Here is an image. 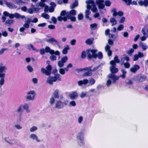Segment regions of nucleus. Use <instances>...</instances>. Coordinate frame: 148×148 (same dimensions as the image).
Masks as SVG:
<instances>
[{
	"label": "nucleus",
	"instance_id": "f257e3e1",
	"mask_svg": "<svg viewBox=\"0 0 148 148\" xmlns=\"http://www.w3.org/2000/svg\"><path fill=\"white\" fill-rule=\"evenodd\" d=\"M110 69L112 73L108 75L109 77L112 79L113 81L115 82L116 80L119 79V78L114 74V73H116L118 72V69L116 68L115 67L114 68L110 67Z\"/></svg>",
	"mask_w": 148,
	"mask_h": 148
},
{
	"label": "nucleus",
	"instance_id": "f03ea898",
	"mask_svg": "<svg viewBox=\"0 0 148 148\" xmlns=\"http://www.w3.org/2000/svg\"><path fill=\"white\" fill-rule=\"evenodd\" d=\"M87 58L88 59H91L92 58H96L97 57V54L96 53L97 50L95 49H88L86 50Z\"/></svg>",
	"mask_w": 148,
	"mask_h": 148
},
{
	"label": "nucleus",
	"instance_id": "7ed1b4c3",
	"mask_svg": "<svg viewBox=\"0 0 148 148\" xmlns=\"http://www.w3.org/2000/svg\"><path fill=\"white\" fill-rule=\"evenodd\" d=\"M92 66H91L83 69H78L77 70L79 71H81L83 70L87 71V72H85L83 75V76L85 77L86 76H91L92 75V71H93L92 69Z\"/></svg>",
	"mask_w": 148,
	"mask_h": 148
},
{
	"label": "nucleus",
	"instance_id": "20e7f679",
	"mask_svg": "<svg viewBox=\"0 0 148 148\" xmlns=\"http://www.w3.org/2000/svg\"><path fill=\"white\" fill-rule=\"evenodd\" d=\"M76 11L74 10H72L69 12H66L65 10L62 11L60 13V15L61 16H65L66 15V16H71V15L74 16L76 14Z\"/></svg>",
	"mask_w": 148,
	"mask_h": 148
},
{
	"label": "nucleus",
	"instance_id": "39448f33",
	"mask_svg": "<svg viewBox=\"0 0 148 148\" xmlns=\"http://www.w3.org/2000/svg\"><path fill=\"white\" fill-rule=\"evenodd\" d=\"M45 69L44 68L41 69V71L42 73L45 74L46 75H50L51 74V71L52 67L51 65L49 64L46 67Z\"/></svg>",
	"mask_w": 148,
	"mask_h": 148
},
{
	"label": "nucleus",
	"instance_id": "423d86ee",
	"mask_svg": "<svg viewBox=\"0 0 148 148\" xmlns=\"http://www.w3.org/2000/svg\"><path fill=\"white\" fill-rule=\"evenodd\" d=\"M136 81L140 82H143L146 80L147 77L145 75L140 74L137 75L136 77Z\"/></svg>",
	"mask_w": 148,
	"mask_h": 148
},
{
	"label": "nucleus",
	"instance_id": "0eeeda50",
	"mask_svg": "<svg viewBox=\"0 0 148 148\" xmlns=\"http://www.w3.org/2000/svg\"><path fill=\"white\" fill-rule=\"evenodd\" d=\"M3 64L1 63L0 64V77L5 76V73L7 69V67L5 66H3Z\"/></svg>",
	"mask_w": 148,
	"mask_h": 148
},
{
	"label": "nucleus",
	"instance_id": "6e6552de",
	"mask_svg": "<svg viewBox=\"0 0 148 148\" xmlns=\"http://www.w3.org/2000/svg\"><path fill=\"white\" fill-rule=\"evenodd\" d=\"M28 95H31L26 97V99L28 100H32L34 99L35 97V92L34 91H31L28 92L27 93Z\"/></svg>",
	"mask_w": 148,
	"mask_h": 148
},
{
	"label": "nucleus",
	"instance_id": "1a4fd4ad",
	"mask_svg": "<svg viewBox=\"0 0 148 148\" xmlns=\"http://www.w3.org/2000/svg\"><path fill=\"white\" fill-rule=\"evenodd\" d=\"M69 96L71 99L73 100L77 98L78 94L75 91H73L69 94Z\"/></svg>",
	"mask_w": 148,
	"mask_h": 148
},
{
	"label": "nucleus",
	"instance_id": "9d476101",
	"mask_svg": "<svg viewBox=\"0 0 148 148\" xmlns=\"http://www.w3.org/2000/svg\"><path fill=\"white\" fill-rule=\"evenodd\" d=\"M64 106V103L60 101H58L55 105V107L58 108H63Z\"/></svg>",
	"mask_w": 148,
	"mask_h": 148
},
{
	"label": "nucleus",
	"instance_id": "9b49d317",
	"mask_svg": "<svg viewBox=\"0 0 148 148\" xmlns=\"http://www.w3.org/2000/svg\"><path fill=\"white\" fill-rule=\"evenodd\" d=\"M84 133L83 132H80L77 135V139L80 140L81 143H83V136Z\"/></svg>",
	"mask_w": 148,
	"mask_h": 148
},
{
	"label": "nucleus",
	"instance_id": "f8f14e48",
	"mask_svg": "<svg viewBox=\"0 0 148 148\" xmlns=\"http://www.w3.org/2000/svg\"><path fill=\"white\" fill-rule=\"evenodd\" d=\"M140 69V66L137 64H135L134 67H132L130 69V71L131 72L135 73L138 70Z\"/></svg>",
	"mask_w": 148,
	"mask_h": 148
},
{
	"label": "nucleus",
	"instance_id": "ddd939ff",
	"mask_svg": "<svg viewBox=\"0 0 148 148\" xmlns=\"http://www.w3.org/2000/svg\"><path fill=\"white\" fill-rule=\"evenodd\" d=\"M88 82V81L87 79H84L83 80H80L78 82V84L79 86H81L82 84H86Z\"/></svg>",
	"mask_w": 148,
	"mask_h": 148
},
{
	"label": "nucleus",
	"instance_id": "4468645a",
	"mask_svg": "<svg viewBox=\"0 0 148 148\" xmlns=\"http://www.w3.org/2000/svg\"><path fill=\"white\" fill-rule=\"evenodd\" d=\"M58 20L59 21H61L63 20L64 21L66 22L67 21V17L66 16H58L57 18Z\"/></svg>",
	"mask_w": 148,
	"mask_h": 148
},
{
	"label": "nucleus",
	"instance_id": "2eb2a0df",
	"mask_svg": "<svg viewBox=\"0 0 148 148\" xmlns=\"http://www.w3.org/2000/svg\"><path fill=\"white\" fill-rule=\"evenodd\" d=\"M57 79L56 77L54 76L51 77L50 79L48 80V82L50 84H52L53 82H55Z\"/></svg>",
	"mask_w": 148,
	"mask_h": 148
},
{
	"label": "nucleus",
	"instance_id": "dca6fc26",
	"mask_svg": "<svg viewBox=\"0 0 148 148\" xmlns=\"http://www.w3.org/2000/svg\"><path fill=\"white\" fill-rule=\"evenodd\" d=\"M78 5V1L77 0H76L75 2L72 4H71L70 6V8L71 9H73L75 7L77 6Z\"/></svg>",
	"mask_w": 148,
	"mask_h": 148
},
{
	"label": "nucleus",
	"instance_id": "f3484780",
	"mask_svg": "<svg viewBox=\"0 0 148 148\" xmlns=\"http://www.w3.org/2000/svg\"><path fill=\"white\" fill-rule=\"evenodd\" d=\"M139 45L140 47L142 48L143 51L145 50L148 48L147 46L145 44H144V43L142 42H140Z\"/></svg>",
	"mask_w": 148,
	"mask_h": 148
},
{
	"label": "nucleus",
	"instance_id": "a211bd4d",
	"mask_svg": "<svg viewBox=\"0 0 148 148\" xmlns=\"http://www.w3.org/2000/svg\"><path fill=\"white\" fill-rule=\"evenodd\" d=\"M110 22L112 23V26L116 25L117 24V21L113 17H112L110 19Z\"/></svg>",
	"mask_w": 148,
	"mask_h": 148
},
{
	"label": "nucleus",
	"instance_id": "6ab92c4d",
	"mask_svg": "<svg viewBox=\"0 0 148 148\" xmlns=\"http://www.w3.org/2000/svg\"><path fill=\"white\" fill-rule=\"evenodd\" d=\"M30 138L33 140H36L37 142H39V140L38 139L37 136L34 134H32L30 135Z\"/></svg>",
	"mask_w": 148,
	"mask_h": 148
},
{
	"label": "nucleus",
	"instance_id": "aec40b11",
	"mask_svg": "<svg viewBox=\"0 0 148 148\" xmlns=\"http://www.w3.org/2000/svg\"><path fill=\"white\" fill-rule=\"evenodd\" d=\"M116 11V10L115 8H114L111 10V12L113 13L112 15L114 17H116L118 15V12Z\"/></svg>",
	"mask_w": 148,
	"mask_h": 148
},
{
	"label": "nucleus",
	"instance_id": "412c9836",
	"mask_svg": "<svg viewBox=\"0 0 148 148\" xmlns=\"http://www.w3.org/2000/svg\"><path fill=\"white\" fill-rule=\"evenodd\" d=\"M59 90L58 89H56L53 93L54 97L55 98L58 99L59 97L58 94Z\"/></svg>",
	"mask_w": 148,
	"mask_h": 148
},
{
	"label": "nucleus",
	"instance_id": "4be33fe9",
	"mask_svg": "<svg viewBox=\"0 0 148 148\" xmlns=\"http://www.w3.org/2000/svg\"><path fill=\"white\" fill-rule=\"evenodd\" d=\"M47 41L49 43H52L53 42H55L56 43L57 42V41L56 40H55L54 38H50L49 39H48L47 40Z\"/></svg>",
	"mask_w": 148,
	"mask_h": 148
},
{
	"label": "nucleus",
	"instance_id": "5701e85b",
	"mask_svg": "<svg viewBox=\"0 0 148 148\" xmlns=\"http://www.w3.org/2000/svg\"><path fill=\"white\" fill-rule=\"evenodd\" d=\"M69 49L68 46L64 48L62 50V53L63 54H66L67 53L68 50Z\"/></svg>",
	"mask_w": 148,
	"mask_h": 148
},
{
	"label": "nucleus",
	"instance_id": "b1692460",
	"mask_svg": "<svg viewBox=\"0 0 148 148\" xmlns=\"http://www.w3.org/2000/svg\"><path fill=\"white\" fill-rule=\"evenodd\" d=\"M42 16L46 19H48L49 18V15L47 14L43 13L42 14Z\"/></svg>",
	"mask_w": 148,
	"mask_h": 148
},
{
	"label": "nucleus",
	"instance_id": "393cba45",
	"mask_svg": "<svg viewBox=\"0 0 148 148\" xmlns=\"http://www.w3.org/2000/svg\"><path fill=\"white\" fill-rule=\"evenodd\" d=\"M67 19H70L71 21H72L75 22L76 21V17L74 16H70L69 17V16H67Z\"/></svg>",
	"mask_w": 148,
	"mask_h": 148
},
{
	"label": "nucleus",
	"instance_id": "a878e982",
	"mask_svg": "<svg viewBox=\"0 0 148 148\" xmlns=\"http://www.w3.org/2000/svg\"><path fill=\"white\" fill-rule=\"evenodd\" d=\"M111 3L109 0H107L105 1V4L106 6L110 7L111 5Z\"/></svg>",
	"mask_w": 148,
	"mask_h": 148
},
{
	"label": "nucleus",
	"instance_id": "bb28decb",
	"mask_svg": "<svg viewBox=\"0 0 148 148\" xmlns=\"http://www.w3.org/2000/svg\"><path fill=\"white\" fill-rule=\"evenodd\" d=\"M14 22V21L12 20L8 19L5 22V24L11 25ZM10 25H9L10 26Z\"/></svg>",
	"mask_w": 148,
	"mask_h": 148
},
{
	"label": "nucleus",
	"instance_id": "cd10ccee",
	"mask_svg": "<svg viewBox=\"0 0 148 148\" xmlns=\"http://www.w3.org/2000/svg\"><path fill=\"white\" fill-rule=\"evenodd\" d=\"M5 76H4L3 77H0V78H1V79L0 80V85L1 86L3 85L4 83V78Z\"/></svg>",
	"mask_w": 148,
	"mask_h": 148
},
{
	"label": "nucleus",
	"instance_id": "c85d7f7f",
	"mask_svg": "<svg viewBox=\"0 0 148 148\" xmlns=\"http://www.w3.org/2000/svg\"><path fill=\"white\" fill-rule=\"evenodd\" d=\"M110 64L112 65V66L110 67H112L113 68H114L116 66V62L114 60H112L110 61Z\"/></svg>",
	"mask_w": 148,
	"mask_h": 148
},
{
	"label": "nucleus",
	"instance_id": "c756f323",
	"mask_svg": "<svg viewBox=\"0 0 148 148\" xmlns=\"http://www.w3.org/2000/svg\"><path fill=\"white\" fill-rule=\"evenodd\" d=\"M97 57L99 59H101L103 58V55L102 53L101 52H99L97 54Z\"/></svg>",
	"mask_w": 148,
	"mask_h": 148
},
{
	"label": "nucleus",
	"instance_id": "7c9ffc66",
	"mask_svg": "<svg viewBox=\"0 0 148 148\" xmlns=\"http://www.w3.org/2000/svg\"><path fill=\"white\" fill-rule=\"evenodd\" d=\"M86 57V54L85 51H83L81 55V58L82 59H84Z\"/></svg>",
	"mask_w": 148,
	"mask_h": 148
},
{
	"label": "nucleus",
	"instance_id": "2f4dec72",
	"mask_svg": "<svg viewBox=\"0 0 148 148\" xmlns=\"http://www.w3.org/2000/svg\"><path fill=\"white\" fill-rule=\"evenodd\" d=\"M5 4H6V5L9 8H12V3L8 2H7L6 1H5Z\"/></svg>",
	"mask_w": 148,
	"mask_h": 148
},
{
	"label": "nucleus",
	"instance_id": "473e14b6",
	"mask_svg": "<svg viewBox=\"0 0 148 148\" xmlns=\"http://www.w3.org/2000/svg\"><path fill=\"white\" fill-rule=\"evenodd\" d=\"M124 28V26L122 24L120 25L117 27V29L118 31H121L123 30Z\"/></svg>",
	"mask_w": 148,
	"mask_h": 148
},
{
	"label": "nucleus",
	"instance_id": "72a5a7b5",
	"mask_svg": "<svg viewBox=\"0 0 148 148\" xmlns=\"http://www.w3.org/2000/svg\"><path fill=\"white\" fill-rule=\"evenodd\" d=\"M92 42V41L90 39H88L86 41V44L91 45Z\"/></svg>",
	"mask_w": 148,
	"mask_h": 148
},
{
	"label": "nucleus",
	"instance_id": "f704fd0d",
	"mask_svg": "<svg viewBox=\"0 0 148 148\" xmlns=\"http://www.w3.org/2000/svg\"><path fill=\"white\" fill-rule=\"evenodd\" d=\"M97 4L98 5L99 9H103L105 8V5L103 4L102 3Z\"/></svg>",
	"mask_w": 148,
	"mask_h": 148
},
{
	"label": "nucleus",
	"instance_id": "c9c22d12",
	"mask_svg": "<svg viewBox=\"0 0 148 148\" xmlns=\"http://www.w3.org/2000/svg\"><path fill=\"white\" fill-rule=\"evenodd\" d=\"M67 60V57L66 56H65L61 58V61L64 63L66 62Z\"/></svg>",
	"mask_w": 148,
	"mask_h": 148
},
{
	"label": "nucleus",
	"instance_id": "e433bc0d",
	"mask_svg": "<svg viewBox=\"0 0 148 148\" xmlns=\"http://www.w3.org/2000/svg\"><path fill=\"white\" fill-rule=\"evenodd\" d=\"M84 18L83 15L82 14H79L78 15V18L79 20H82Z\"/></svg>",
	"mask_w": 148,
	"mask_h": 148
},
{
	"label": "nucleus",
	"instance_id": "4c0bfd02",
	"mask_svg": "<svg viewBox=\"0 0 148 148\" xmlns=\"http://www.w3.org/2000/svg\"><path fill=\"white\" fill-rule=\"evenodd\" d=\"M60 73L61 75H64L65 73V70L62 68H61L59 70Z\"/></svg>",
	"mask_w": 148,
	"mask_h": 148
},
{
	"label": "nucleus",
	"instance_id": "58836bf2",
	"mask_svg": "<svg viewBox=\"0 0 148 148\" xmlns=\"http://www.w3.org/2000/svg\"><path fill=\"white\" fill-rule=\"evenodd\" d=\"M50 59L51 60L53 61L56 60V57L53 55L50 56Z\"/></svg>",
	"mask_w": 148,
	"mask_h": 148
},
{
	"label": "nucleus",
	"instance_id": "ea45409f",
	"mask_svg": "<svg viewBox=\"0 0 148 148\" xmlns=\"http://www.w3.org/2000/svg\"><path fill=\"white\" fill-rule=\"evenodd\" d=\"M147 31L148 32V30L146 28H143L142 29V31L144 35H145L146 34V32Z\"/></svg>",
	"mask_w": 148,
	"mask_h": 148
},
{
	"label": "nucleus",
	"instance_id": "a19ab883",
	"mask_svg": "<svg viewBox=\"0 0 148 148\" xmlns=\"http://www.w3.org/2000/svg\"><path fill=\"white\" fill-rule=\"evenodd\" d=\"M139 58V56L137 54H135L134 56L133 60L134 61H137L138 60Z\"/></svg>",
	"mask_w": 148,
	"mask_h": 148
},
{
	"label": "nucleus",
	"instance_id": "79ce46f5",
	"mask_svg": "<svg viewBox=\"0 0 148 148\" xmlns=\"http://www.w3.org/2000/svg\"><path fill=\"white\" fill-rule=\"evenodd\" d=\"M37 128L36 127L33 126L31 128L30 131L31 132H33L37 130Z\"/></svg>",
	"mask_w": 148,
	"mask_h": 148
},
{
	"label": "nucleus",
	"instance_id": "37998d69",
	"mask_svg": "<svg viewBox=\"0 0 148 148\" xmlns=\"http://www.w3.org/2000/svg\"><path fill=\"white\" fill-rule=\"evenodd\" d=\"M114 61L116 63H119L120 61L118 59V57L117 56H116L114 58Z\"/></svg>",
	"mask_w": 148,
	"mask_h": 148
},
{
	"label": "nucleus",
	"instance_id": "c03bdc74",
	"mask_svg": "<svg viewBox=\"0 0 148 148\" xmlns=\"http://www.w3.org/2000/svg\"><path fill=\"white\" fill-rule=\"evenodd\" d=\"M124 66L126 68L128 69L130 66V64L128 62H125L124 64Z\"/></svg>",
	"mask_w": 148,
	"mask_h": 148
},
{
	"label": "nucleus",
	"instance_id": "a18cd8bd",
	"mask_svg": "<svg viewBox=\"0 0 148 148\" xmlns=\"http://www.w3.org/2000/svg\"><path fill=\"white\" fill-rule=\"evenodd\" d=\"M64 63L62 61H59L58 62V65L60 67H62L64 65Z\"/></svg>",
	"mask_w": 148,
	"mask_h": 148
},
{
	"label": "nucleus",
	"instance_id": "49530a36",
	"mask_svg": "<svg viewBox=\"0 0 148 148\" xmlns=\"http://www.w3.org/2000/svg\"><path fill=\"white\" fill-rule=\"evenodd\" d=\"M8 50V48H3L0 50V54H2L4 52V51Z\"/></svg>",
	"mask_w": 148,
	"mask_h": 148
},
{
	"label": "nucleus",
	"instance_id": "de8ad7c7",
	"mask_svg": "<svg viewBox=\"0 0 148 148\" xmlns=\"http://www.w3.org/2000/svg\"><path fill=\"white\" fill-rule=\"evenodd\" d=\"M97 26V24L96 23H94L91 24L90 25V27L91 28H93L95 29L96 28Z\"/></svg>",
	"mask_w": 148,
	"mask_h": 148
},
{
	"label": "nucleus",
	"instance_id": "09e8293b",
	"mask_svg": "<svg viewBox=\"0 0 148 148\" xmlns=\"http://www.w3.org/2000/svg\"><path fill=\"white\" fill-rule=\"evenodd\" d=\"M92 11L94 12H96L97 10V8H96L95 6L94 5L93 6V8L91 9Z\"/></svg>",
	"mask_w": 148,
	"mask_h": 148
},
{
	"label": "nucleus",
	"instance_id": "8fccbe9b",
	"mask_svg": "<svg viewBox=\"0 0 148 148\" xmlns=\"http://www.w3.org/2000/svg\"><path fill=\"white\" fill-rule=\"evenodd\" d=\"M27 68L28 70L30 72H32L33 71V68L30 65H28L27 67Z\"/></svg>",
	"mask_w": 148,
	"mask_h": 148
},
{
	"label": "nucleus",
	"instance_id": "3c124183",
	"mask_svg": "<svg viewBox=\"0 0 148 148\" xmlns=\"http://www.w3.org/2000/svg\"><path fill=\"white\" fill-rule=\"evenodd\" d=\"M125 20V18L124 17H122L119 21L120 23H122L124 22Z\"/></svg>",
	"mask_w": 148,
	"mask_h": 148
},
{
	"label": "nucleus",
	"instance_id": "603ef678",
	"mask_svg": "<svg viewBox=\"0 0 148 148\" xmlns=\"http://www.w3.org/2000/svg\"><path fill=\"white\" fill-rule=\"evenodd\" d=\"M14 17L16 18H18L21 17V15L18 13H16L14 14Z\"/></svg>",
	"mask_w": 148,
	"mask_h": 148
},
{
	"label": "nucleus",
	"instance_id": "864d4df0",
	"mask_svg": "<svg viewBox=\"0 0 148 148\" xmlns=\"http://www.w3.org/2000/svg\"><path fill=\"white\" fill-rule=\"evenodd\" d=\"M55 101V99L53 97H51L50 99V103L51 104H53Z\"/></svg>",
	"mask_w": 148,
	"mask_h": 148
},
{
	"label": "nucleus",
	"instance_id": "5fc2aeb1",
	"mask_svg": "<svg viewBox=\"0 0 148 148\" xmlns=\"http://www.w3.org/2000/svg\"><path fill=\"white\" fill-rule=\"evenodd\" d=\"M50 48L49 47H45V52L46 53H49V51H50Z\"/></svg>",
	"mask_w": 148,
	"mask_h": 148
},
{
	"label": "nucleus",
	"instance_id": "6e6d98bb",
	"mask_svg": "<svg viewBox=\"0 0 148 148\" xmlns=\"http://www.w3.org/2000/svg\"><path fill=\"white\" fill-rule=\"evenodd\" d=\"M40 53L41 55H43L44 54L45 52V49H41L40 51Z\"/></svg>",
	"mask_w": 148,
	"mask_h": 148
},
{
	"label": "nucleus",
	"instance_id": "4d7b16f0",
	"mask_svg": "<svg viewBox=\"0 0 148 148\" xmlns=\"http://www.w3.org/2000/svg\"><path fill=\"white\" fill-rule=\"evenodd\" d=\"M51 20L54 23H56L57 22V19L54 16H53L51 18Z\"/></svg>",
	"mask_w": 148,
	"mask_h": 148
},
{
	"label": "nucleus",
	"instance_id": "13d9d810",
	"mask_svg": "<svg viewBox=\"0 0 148 148\" xmlns=\"http://www.w3.org/2000/svg\"><path fill=\"white\" fill-rule=\"evenodd\" d=\"M70 104L72 106H75L76 105L75 102L74 101H72L70 103Z\"/></svg>",
	"mask_w": 148,
	"mask_h": 148
},
{
	"label": "nucleus",
	"instance_id": "bf43d9fd",
	"mask_svg": "<svg viewBox=\"0 0 148 148\" xmlns=\"http://www.w3.org/2000/svg\"><path fill=\"white\" fill-rule=\"evenodd\" d=\"M27 11L28 13L30 14H33L34 12L33 9L32 8H29L27 10Z\"/></svg>",
	"mask_w": 148,
	"mask_h": 148
},
{
	"label": "nucleus",
	"instance_id": "052dcab7",
	"mask_svg": "<svg viewBox=\"0 0 148 148\" xmlns=\"http://www.w3.org/2000/svg\"><path fill=\"white\" fill-rule=\"evenodd\" d=\"M110 47L108 45H107L105 47V49L106 51H108L109 50H110Z\"/></svg>",
	"mask_w": 148,
	"mask_h": 148
},
{
	"label": "nucleus",
	"instance_id": "680f3d73",
	"mask_svg": "<svg viewBox=\"0 0 148 148\" xmlns=\"http://www.w3.org/2000/svg\"><path fill=\"white\" fill-rule=\"evenodd\" d=\"M3 16L5 17L9 16V13L7 11H5L3 13Z\"/></svg>",
	"mask_w": 148,
	"mask_h": 148
},
{
	"label": "nucleus",
	"instance_id": "e2e57ef3",
	"mask_svg": "<svg viewBox=\"0 0 148 148\" xmlns=\"http://www.w3.org/2000/svg\"><path fill=\"white\" fill-rule=\"evenodd\" d=\"M1 34L5 37H7L8 35V33L5 31L3 32Z\"/></svg>",
	"mask_w": 148,
	"mask_h": 148
},
{
	"label": "nucleus",
	"instance_id": "0e129e2a",
	"mask_svg": "<svg viewBox=\"0 0 148 148\" xmlns=\"http://www.w3.org/2000/svg\"><path fill=\"white\" fill-rule=\"evenodd\" d=\"M46 25L45 23H42L38 24V26L39 27H44Z\"/></svg>",
	"mask_w": 148,
	"mask_h": 148
},
{
	"label": "nucleus",
	"instance_id": "69168bd1",
	"mask_svg": "<svg viewBox=\"0 0 148 148\" xmlns=\"http://www.w3.org/2000/svg\"><path fill=\"white\" fill-rule=\"evenodd\" d=\"M86 94L84 92H82L81 93L80 95V97L81 98H83L85 97L86 96Z\"/></svg>",
	"mask_w": 148,
	"mask_h": 148
},
{
	"label": "nucleus",
	"instance_id": "338daca9",
	"mask_svg": "<svg viewBox=\"0 0 148 148\" xmlns=\"http://www.w3.org/2000/svg\"><path fill=\"white\" fill-rule=\"evenodd\" d=\"M123 15V13L121 11H119L118 12V15L120 16H122Z\"/></svg>",
	"mask_w": 148,
	"mask_h": 148
},
{
	"label": "nucleus",
	"instance_id": "774afa93",
	"mask_svg": "<svg viewBox=\"0 0 148 148\" xmlns=\"http://www.w3.org/2000/svg\"><path fill=\"white\" fill-rule=\"evenodd\" d=\"M144 5L145 7L148 5V1L147 0H144Z\"/></svg>",
	"mask_w": 148,
	"mask_h": 148
}]
</instances>
